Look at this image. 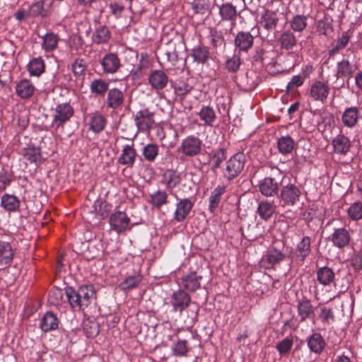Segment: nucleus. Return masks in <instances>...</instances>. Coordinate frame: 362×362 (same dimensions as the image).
<instances>
[{"instance_id":"obj_1","label":"nucleus","mask_w":362,"mask_h":362,"mask_svg":"<svg viewBox=\"0 0 362 362\" xmlns=\"http://www.w3.org/2000/svg\"><path fill=\"white\" fill-rule=\"evenodd\" d=\"M65 293L74 309L84 310L91 305L96 304V291L93 285H83L78 290L67 287Z\"/></svg>"},{"instance_id":"obj_2","label":"nucleus","mask_w":362,"mask_h":362,"mask_svg":"<svg viewBox=\"0 0 362 362\" xmlns=\"http://www.w3.org/2000/svg\"><path fill=\"white\" fill-rule=\"evenodd\" d=\"M288 257L287 248L283 240H276L272 243L260 262V267L265 269H274Z\"/></svg>"},{"instance_id":"obj_3","label":"nucleus","mask_w":362,"mask_h":362,"mask_svg":"<svg viewBox=\"0 0 362 362\" xmlns=\"http://www.w3.org/2000/svg\"><path fill=\"white\" fill-rule=\"evenodd\" d=\"M245 164V156L243 153H237L230 157L223 168V175L228 181L237 177L243 170Z\"/></svg>"},{"instance_id":"obj_4","label":"nucleus","mask_w":362,"mask_h":362,"mask_svg":"<svg viewBox=\"0 0 362 362\" xmlns=\"http://www.w3.org/2000/svg\"><path fill=\"white\" fill-rule=\"evenodd\" d=\"M202 149V140L197 136L190 135L182 140L178 151L187 157H194L201 153Z\"/></svg>"},{"instance_id":"obj_5","label":"nucleus","mask_w":362,"mask_h":362,"mask_svg":"<svg viewBox=\"0 0 362 362\" xmlns=\"http://www.w3.org/2000/svg\"><path fill=\"white\" fill-rule=\"evenodd\" d=\"M54 0H41L32 4L28 8L27 16L36 18H48L53 11Z\"/></svg>"},{"instance_id":"obj_6","label":"nucleus","mask_w":362,"mask_h":362,"mask_svg":"<svg viewBox=\"0 0 362 362\" xmlns=\"http://www.w3.org/2000/svg\"><path fill=\"white\" fill-rule=\"evenodd\" d=\"M74 112V108L70 104L66 103L59 104L54 109L52 126L56 128L63 127L64 124L73 116Z\"/></svg>"},{"instance_id":"obj_7","label":"nucleus","mask_w":362,"mask_h":362,"mask_svg":"<svg viewBox=\"0 0 362 362\" xmlns=\"http://www.w3.org/2000/svg\"><path fill=\"white\" fill-rule=\"evenodd\" d=\"M329 86L327 82L315 81L308 90V95L315 101L325 103L329 94Z\"/></svg>"},{"instance_id":"obj_8","label":"nucleus","mask_w":362,"mask_h":362,"mask_svg":"<svg viewBox=\"0 0 362 362\" xmlns=\"http://www.w3.org/2000/svg\"><path fill=\"white\" fill-rule=\"evenodd\" d=\"M154 113L148 109L145 108L139 110L135 115V123L141 132L149 131L155 123Z\"/></svg>"},{"instance_id":"obj_9","label":"nucleus","mask_w":362,"mask_h":362,"mask_svg":"<svg viewBox=\"0 0 362 362\" xmlns=\"http://www.w3.org/2000/svg\"><path fill=\"white\" fill-rule=\"evenodd\" d=\"M300 192L298 187L293 184L284 186L281 189L280 199L283 202V206H293L299 199Z\"/></svg>"},{"instance_id":"obj_10","label":"nucleus","mask_w":362,"mask_h":362,"mask_svg":"<svg viewBox=\"0 0 362 362\" xmlns=\"http://www.w3.org/2000/svg\"><path fill=\"white\" fill-rule=\"evenodd\" d=\"M130 218L125 212L116 211L110 217L111 228L117 233H122L129 228Z\"/></svg>"},{"instance_id":"obj_11","label":"nucleus","mask_w":362,"mask_h":362,"mask_svg":"<svg viewBox=\"0 0 362 362\" xmlns=\"http://www.w3.org/2000/svg\"><path fill=\"white\" fill-rule=\"evenodd\" d=\"M254 43V37L250 32L240 31L237 33L234 44L238 53L247 52Z\"/></svg>"},{"instance_id":"obj_12","label":"nucleus","mask_w":362,"mask_h":362,"mask_svg":"<svg viewBox=\"0 0 362 362\" xmlns=\"http://www.w3.org/2000/svg\"><path fill=\"white\" fill-rule=\"evenodd\" d=\"M279 184L276 179L267 177L259 181V189L265 197H274L278 195Z\"/></svg>"},{"instance_id":"obj_13","label":"nucleus","mask_w":362,"mask_h":362,"mask_svg":"<svg viewBox=\"0 0 362 362\" xmlns=\"http://www.w3.org/2000/svg\"><path fill=\"white\" fill-rule=\"evenodd\" d=\"M191 303L189 295L183 290H178L172 295L170 303L175 311L182 313Z\"/></svg>"},{"instance_id":"obj_14","label":"nucleus","mask_w":362,"mask_h":362,"mask_svg":"<svg viewBox=\"0 0 362 362\" xmlns=\"http://www.w3.org/2000/svg\"><path fill=\"white\" fill-rule=\"evenodd\" d=\"M148 80L153 89L160 90L167 86L168 76L163 70H153L151 71Z\"/></svg>"},{"instance_id":"obj_15","label":"nucleus","mask_w":362,"mask_h":362,"mask_svg":"<svg viewBox=\"0 0 362 362\" xmlns=\"http://www.w3.org/2000/svg\"><path fill=\"white\" fill-rule=\"evenodd\" d=\"M330 240L335 247L339 249H342L349 245L351 240V235L346 228H337L332 234Z\"/></svg>"},{"instance_id":"obj_16","label":"nucleus","mask_w":362,"mask_h":362,"mask_svg":"<svg viewBox=\"0 0 362 362\" xmlns=\"http://www.w3.org/2000/svg\"><path fill=\"white\" fill-rule=\"evenodd\" d=\"M297 309L300 322H305L307 319L315 316V308L311 301L306 297L298 300Z\"/></svg>"},{"instance_id":"obj_17","label":"nucleus","mask_w":362,"mask_h":362,"mask_svg":"<svg viewBox=\"0 0 362 362\" xmlns=\"http://www.w3.org/2000/svg\"><path fill=\"white\" fill-rule=\"evenodd\" d=\"M103 71L107 74H114L120 67V60L115 53H109L105 55L101 61Z\"/></svg>"},{"instance_id":"obj_18","label":"nucleus","mask_w":362,"mask_h":362,"mask_svg":"<svg viewBox=\"0 0 362 362\" xmlns=\"http://www.w3.org/2000/svg\"><path fill=\"white\" fill-rule=\"evenodd\" d=\"M354 73L352 64L346 59L338 62L336 67L335 76L337 79L347 78L349 81Z\"/></svg>"},{"instance_id":"obj_19","label":"nucleus","mask_w":362,"mask_h":362,"mask_svg":"<svg viewBox=\"0 0 362 362\" xmlns=\"http://www.w3.org/2000/svg\"><path fill=\"white\" fill-rule=\"evenodd\" d=\"M202 280V276L199 275L195 272H193L183 276L182 279V284L186 290L194 292L200 288Z\"/></svg>"},{"instance_id":"obj_20","label":"nucleus","mask_w":362,"mask_h":362,"mask_svg":"<svg viewBox=\"0 0 362 362\" xmlns=\"http://www.w3.org/2000/svg\"><path fill=\"white\" fill-rule=\"evenodd\" d=\"M193 202L189 199H181L177 204V208L175 213V219L178 222L183 221L189 214L193 207Z\"/></svg>"},{"instance_id":"obj_21","label":"nucleus","mask_w":362,"mask_h":362,"mask_svg":"<svg viewBox=\"0 0 362 362\" xmlns=\"http://www.w3.org/2000/svg\"><path fill=\"white\" fill-rule=\"evenodd\" d=\"M332 145L334 152L341 155L346 154L351 148V142L349 138L343 134H339L334 138Z\"/></svg>"},{"instance_id":"obj_22","label":"nucleus","mask_w":362,"mask_h":362,"mask_svg":"<svg viewBox=\"0 0 362 362\" xmlns=\"http://www.w3.org/2000/svg\"><path fill=\"white\" fill-rule=\"evenodd\" d=\"M22 155L27 160L31 163H35L36 165L40 164L42 161V155L40 148L35 147L33 145H29L22 150Z\"/></svg>"},{"instance_id":"obj_23","label":"nucleus","mask_w":362,"mask_h":362,"mask_svg":"<svg viewBox=\"0 0 362 362\" xmlns=\"http://www.w3.org/2000/svg\"><path fill=\"white\" fill-rule=\"evenodd\" d=\"M279 18L277 13L271 10H266L261 17V25L267 30H273L277 26Z\"/></svg>"},{"instance_id":"obj_24","label":"nucleus","mask_w":362,"mask_h":362,"mask_svg":"<svg viewBox=\"0 0 362 362\" xmlns=\"http://www.w3.org/2000/svg\"><path fill=\"white\" fill-rule=\"evenodd\" d=\"M335 274L333 270L328 267H323L317 271V280L325 286H329L334 282Z\"/></svg>"},{"instance_id":"obj_25","label":"nucleus","mask_w":362,"mask_h":362,"mask_svg":"<svg viewBox=\"0 0 362 362\" xmlns=\"http://www.w3.org/2000/svg\"><path fill=\"white\" fill-rule=\"evenodd\" d=\"M325 341L320 333H314L308 339V346L311 351L320 354L325 347Z\"/></svg>"},{"instance_id":"obj_26","label":"nucleus","mask_w":362,"mask_h":362,"mask_svg":"<svg viewBox=\"0 0 362 362\" xmlns=\"http://www.w3.org/2000/svg\"><path fill=\"white\" fill-rule=\"evenodd\" d=\"M123 93L118 88L110 89L107 93V105L109 107L117 109L124 103Z\"/></svg>"},{"instance_id":"obj_27","label":"nucleus","mask_w":362,"mask_h":362,"mask_svg":"<svg viewBox=\"0 0 362 362\" xmlns=\"http://www.w3.org/2000/svg\"><path fill=\"white\" fill-rule=\"evenodd\" d=\"M277 42L282 49L290 50L296 45L297 40L293 32L286 30L280 35Z\"/></svg>"},{"instance_id":"obj_28","label":"nucleus","mask_w":362,"mask_h":362,"mask_svg":"<svg viewBox=\"0 0 362 362\" xmlns=\"http://www.w3.org/2000/svg\"><path fill=\"white\" fill-rule=\"evenodd\" d=\"M59 320L52 312H47L40 322V328L45 332L56 329L58 327Z\"/></svg>"},{"instance_id":"obj_29","label":"nucleus","mask_w":362,"mask_h":362,"mask_svg":"<svg viewBox=\"0 0 362 362\" xmlns=\"http://www.w3.org/2000/svg\"><path fill=\"white\" fill-rule=\"evenodd\" d=\"M17 95L23 99L30 98L34 91L35 86L29 80H21L16 88Z\"/></svg>"},{"instance_id":"obj_30","label":"nucleus","mask_w":362,"mask_h":362,"mask_svg":"<svg viewBox=\"0 0 362 362\" xmlns=\"http://www.w3.org/2000/svg\"><path fill=\"white\" fill-rule=\"evenodd\" d=\"M136 156V152L133 145H127L124 147L122 153L118 158V163L132 167L135 161Z\"/></svg>"},{"instance_id":"obj_31","label":"nucleus","mask_w":362,"mask_h":362,"mask_svg":"<svg viewBox=\"0 0 362 362\" xmlns=\"http://www.w3.org/2000/svg\"><path fill=\"white\" fill-rule=\"evenodd\" d=\"M242 234L249 241L256 240L262 235L259 225L255 222L248 224L245 228H241Z\"/></svg>"},{"instance_id":"obj_32","label":"nucleus","mask_w":362,"mask_h":362,"mask_svg":"<svg viewBox=\"0 0 362 362\" xmlns=\"http://www.w3.org/2000/svg\"><path fill=\"white\" fill-rule=\"evenodd\" d=\"M13 251L10 243L0 241V264L6 265L11 263L13 258Z\"/></svg>"},{"instance_id":"obj_33","label":"nucleus","mask_w":362,"mask_h":362,"mask_svg":"<svg viewBox=\"0 0 362 362\" xmlns=\"http://www.w3.org/2000/svg\"><path fill=\"white\" fill-rule=\"evenodd\" d=\"M210 160L213 161L211 170L216 172L221 167V163L226 159V151L224 148H219L212 151L209 154Z\"/></svg>"},{"instance_id":"obj_34","label":"nucleus","mask_w":362,"mask_h":362,"mask_svg":"<svg viewBox=\"0 0 362 362\" xmlns=\"http://www.w3.org/2000/svg\"><path fill=\"white\" fill-rule=\"evenodd\" d=\"M219 14L224 21H235L238 12L235 6L231 3H226L220 6Z\"/></svg>"},{"instance_id":"obj_35","label":"nucleus","mask_w":362,"mask_h":362,"mask_svg":"<svg viewBox=\"0 0 362 362\" xmlns=\"http://www.w3.org/2000/svg\"><path fill=\"white\" fill-rule=\"evenodd\" d=\"M226 192V186L218 185L211 192L209 197V209L211 212H214L218 206L221 196Z\"/></svg>"},{"instance_id":"obj_36","label":"nucleus","mask_w":362,"mask_h":362,"mask_svg":"<svg viewBox=\"0 0 362 362\" xmlns=\"http://www.w3.org/2000/svg\"><path fill=\"white\" fill-rule=\"evenodd\" d=\"M358 108L356 107L346 109L342 115V122L344 125L349 127H354L358 121Z\"/></svg>"},{"instance_id":"obj_37","label":"nucleus","mask_w":362,"mask_h":362,"mask_svg":"<svg viewBox=\"0 0 362 362\" xmlns=\"http://www.w3.org/2000/svg\"><path fill=\"white\" fill-rule=\"evenodd\" d=\"M274 211V205L268 201H262L259 204L257 213L262 219L269 220L273 216Z\"/></svg>"},{"instance_id":"obj_38","label":"nucleus","mask_w":362,"mask_h":362,"mask_svg":"<svg viewBox=\"0 0 362 362\" xmlns=\"http://www.w3.org/2000/svg\"><path fill=\"white\" fill-rule=\"evenodd\" d=\"M111 34L108 28L101 25L97 28L93 34V41L96 44L107 42L110 38Z\"/></svg>"},{"instance_id":"obj_39","label":"nucleus","mask_w":362,"mask_h":362,"mask_svg":"<svg viewBox=\"0 0 362 362\" xmlns=\"http://www.w3.org/2000/svg\"><path fill=\"white\" fill-rule=\"evenodd\" d=\"M295 142L290 136H281L278 139L277 146L281 153L286 155L291 153L294 148Z\"/></svg>"},{"instance_id":"obj_40","label":"nucleus","mask_w":362,"mask_h":362,"mask_svg":"<svg viewBox=\"0 0 362 362\" xmlns=\"http://www.w3.org/2000/svg\"><path fill=\"white\" fill-rule=\"evenodd\" d=\"M192 56L194 61L199 64H204L209 60L210 53L206 47L197 46L192 49Z\"/></svg>"},{"instance_id":"obj_41","label":"nucleus","mask_w":362,"mask_h":362,"mask_svg":"<svg viewBox=\"0 0 362 362\" xmlns=\"http://www.w3.org/2000/svg\"><path fill=\"white\" fill-rule=\"evenodd\" d=\"M1 206L7 211H15L19 208L20 201L13 195L4 194L1 197Z\"/></svg>"},{"instance_id":"obj_42","label":"nucleus","mask_w":362,"mask_h":362,"mask_svg":"<svg viewBox=\"0 0 362 362\" xmlns=\"http://www.w3.org/2000/svg\"><path fill=\"white\" fill-rule=\"evenodd\" d=\"M28 70L31 76H39L45 71V63L40 58H34L28 65Z\"/></svg>"},{"instance_id":"obj_43","label":"nucleus","mask_w":362,"mask_h":362,"mask_svg":"<svg viewBox=\"0 0 362 362\" xmlns=\"http://www.w3.org/2000/svg\"><path fill=\"white\" fill-rule=\"evenodd\" d=\"M109 83L104 79L98 78L94 79L90 85V88L92 93H95L98 95H104L108 90Z\"/></svg>"},{"instance_id":"obj_44","label":"nucleus","mask_w":362,"mask_h":362,"mask_svg":"<svg viewBox=\"0 0 362 362\" xmlns=\"http://www.w3.org/2000/svg\"><path fill=\"white\" fill-rule=\"evenodd\" d=\"M308 18L304 15H296L290 21L291 28L296 32L303 31L308 25Z\"/></svg>"},{"instance_id":"obj_45","label":"nucleus","mask_w":362,"mask_h":362,"mask_svg":"<svg viewBox=\"0 0 362 362\" xmlns=\"http://www.w3.org/2000/svg\"><path fill=\"white\" fill-rule=\"evenodd\" d=\"M201 120L204 122V124L212 126L215 121L216 116L214 109L209 106H204L202 108L199 113Z\"/></svg>"},{"instance_id":"obj_46","label":"nucleus","mask_w":362,"mask_h":362,"mask_svg":"<svg viewBox=\"0 0 362 362\" xmlns=\"http://www.w3.org/2000/svg\"><path fill=\"white\" fill-rule=\"evenodd\" d=\"M83 332L88 338H94L100 332L99 324L95 320H86L83 322Z\"/></svg>"},{"instance_id":"obj_47","label":"nucleus","mask_w":362,"mask_h":362,"mask_svg":"<svg viewBox=\"0 0 362 362\" xmlns=\"http://www.w3.org/2000/svg\"><path fill=\"white\" fill-rule=\"evenodd\" d=\"M310 238L305 236L297 245L298 256L305 259L310 253Z\"/></svg>"},{"instance_id":"obj_48","label":"nucleus","mask_w":362,"mask_h":362,"mask_svg":"<svg viewBox=\"0 0 362 362\" xmlns=\"http://www.w3.org/2000/svg\"><path fill=\"white\" fill-rule=\"evenodd\" d=\"M105 122V118L102 115L95 114L91 117L90 129L95 133H99L104 129Z\"/></svg>"},{"instance_id":"obj_49","label":"nucleus","mask_w":362,"mask_h":362,"mask_svg":"<svg viewBox=\"0 0 362 362\" xmlns=\"http://www.w3.org/2000/svg\"><path fill=\"white\" fill-rule=\"evenodd\" d=\"M58 40V36L56 34L47 33L42 37V47L47 51H52L57 47Z\"/></svg>"},{"instance_id":"obj_50","label":"nucleus","mask_w":362,"mask_h":362,"mask_svg":"<svg viewBox=\"0 0 362 362\" xmlns=\"http://www.w3.org/2000/svg\"><path fill=\"white\" fill-rule=\"evenodd\" d=\"M350 36L346 32H344L341 37L337 41L336 45L329 50L328 54L331 57L338 53L340 50L346 47L349 43Z\"/></svg>"},{"instance_id":"obj_51","label":"nucleus","mask_w":362,"mask_h":362,"mask_svg":"<svg viewBox=\"0 0 362 362\" xmlns=\"http://www.w3.org/2000/svg\"><path fill=\"white\" fill-rule=\"evenodd\" d=\"M242 64V60L239 53H235L225 63V68L230 73H236Z\"/></svg>"},{"instance_id":"obj_52","label":"nucleus","mask_w":362,"mask_h":362,"mask_svg":"<svg viewBox=\"0 0 362 362\" xmlns=\"http://www.w3.org/2000/svg\"><path fill=\"white\" fill-rule=\"evenodd\" d=\"M163 177L165 179V185L168 189H173L181 180L180 175L174 170L168 171L163 175Z\"/></svg>"},{"instance_id":"obj_53","label":"nucleus","mask_w":362,"mask_h":362,"mask_svg":"<svg viewBox=\"0 0 362 362\" xmlns=\"http://www.w3.org/2000/svg\"><path fill=\"white\" fill-rule=\"evenodd\" d=\"M150 198L151 203L157 209H160L162 205L167 203L168 194L165 191L158 190L151 194Z\"/></svg>"},{"instance_id":"obj_54","label":"nucleus","mask_w":362,"mask_h":362,"mask_svg":"<svg viewBox=\"0 0 362 362\" xmlns=\"http://www.w3.org/2000/svg\"><path fill=\"white\" fill-rule=\"evenodd\" d=\"M349 217L353 221L362 218V202H356L351 204L348 211Z\"/></svg>"},{"instance_id":"obj_55","label":"nucleus","mask_w":362,"mask_h":362,"mask_svg":"<svg viewBox=\"0 0 362 362\" xmlns=\"http://www.w3.org/2000/svg\"><path fill=\"white\" fill-rule=\"evenodd\" d=\"M210 43L214 47H221L225 46L224 37L221 31L215 29L210 31Z\"/></svg>"},{"instance_id":"obj_56","label":"nucleus","mask_w":362,"mask_h":362,"mask_svg":"<svg viewBox=\"0 0 362 362\" xmlns=\"http://www.w3.org/2000/svg\"><path fill=\"white\" fill-rule=\"evenodd\" d=\"M141 281L140 275L130 276L119 284V287L122 290H131L136 286Z\"/></svg>"},{"instance_id":"obj_57","label":"nucleus","mask_w":362,"mask_h":362,"mask_svg":"<svg viewBox=\"0 0 362 362\" xmlns=\"http://www.w3.org/2000/svg\"><path fill=\"white\" fill-rule=\"evenodd\" d=\"M158 153V146L154 144H149L143 148V155L145 159L149 162H153Z\"/></svg>"},{"instance_id":"obj_58","label":"nucleus","mask_w":362,"mask_h":362,"mask_svg":"<svg viewBox=\"0 0 362 362\" xmlns=\"http://www.w3.org/2000/svg\"><path fill=\"white\" fill-rule=\"evenodd\" d=\"M192 8L196 13L206 14L210 11L209 0H194Z\"/></svg>"},{"instance_id":"obj_59","label":"nucleus","mask_w":362,"mask_h":362,"mask_svg":"<svg viewBox=\"0 0 362 362\" xmlns=\"http://www.w3.org/2000/svg\"><path fill=\"white\" fill-rule=\"evenodd\" d=\"M293 339L291 338L286 337L276 344V349L281 355L284 356L289 353L293 346Z\"/></svg>"},{"instance_id":"obj_60","label":"nucleus","mask_w":362,"mask_h":362,"mask_svg":"<svg viewBox=\"0 0 362 362\" xmlns=\"http://www.w3.org/2000/svg\"><path fill=\"white\" fill-rule=\"evenodd\" d=\"M13 180L12 174L4 168L0 170V192L5 190Z\"/></svg>"},{"instance_id":"obj_61","label":"nucleus","mask_w":362,"mask_h":362,"mask_svg":"<svg viewBox=\"0 0 362 362\" xmlns=\"http://www.w3.org/2000/svg\"><path fill=\"white\" fill-rule=\"evenodd\" d=\"M86 65L82 59H76L72 64V71L75 76L81 77L85 75Z\"/></svg>"},{"instance_id":"obj_62","label":"nucleus","mask_w":362,"mask_h":362,"mask_svg":"<svg viewBox=\"0 0 362 362\" xmlns=\"http://www.w3.org/2000/svg\"><path fill=\"white\" fill-rule=\"evenodd\" d=\"M173 86L174 88L175 94L180 97L182 100L183 99L184 96L189 93L192 90V87L185 82L175 83Z\"/></svg>"},{"instance_id":"obj_63","label":"nucleus","mask_w":362,"mask_h":362,"mask_svg":"<svg viewBox=\"0 0 362 362\" xmlns=\"http://www.w3.org/2000/svg\"><path fill=\"white\" fill-rule=\"evenodd\" d=\"M63 298V292L61 289L54 288L49 293V301L54 305H59Z\"/></svg>"},{"instance_id":"obj_64","label":"nucleus","mask_w":362,"mask_h":362,"mask_svg":"<svg viewBox=\"0 0 362 362\" xmlns=\"http://www.w3.org/2000/svg\"><path fill=\"white\" fill-rule=\"evenodd\" d=\"M188 351L187 342L185 340H179L173 347L174 354L176 356H183Z\"/></svg>"}]
</instances>
